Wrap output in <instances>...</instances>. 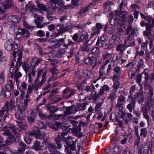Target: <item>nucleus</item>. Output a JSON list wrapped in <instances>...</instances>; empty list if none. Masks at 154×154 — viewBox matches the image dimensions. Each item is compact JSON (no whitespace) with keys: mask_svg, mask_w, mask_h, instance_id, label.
<instances>
[{"mask_svg":"<svg viewBox=\"0 0 154 154\" xmlns=\"http://www.w3.org/2000/svg\"><path fill=\"white\" fill-rule=\"evenodd\" d=\"M136 97H138V100L139 103L140 104H141L144 101V98L143 95H142L140 94H137Z\"/></svg>","mask_w":154,"mask_h":154,"instance_id":"54","label":"nucleus"},{"mask_svg":"<svg viewBox=\"0 0 154 154\" xmlns=\"http://www.w3.org/2000/svg\"><path fill=\"white\" fill-rule=\"evenodd\" d=\"M36 116V115L35 114L32 113L31 116H28L27 118L29 122L32 123L34 121Z\"/></svg>","mask_w":154,"mask_h":154,"instance_id":"45","label":"nucleus"},{"mask_svg":"<svg viewBox=\"0 0 154 154\" xmlns=\"http://www.w3.org/2000/svg\"><path fill=\"white\" fill-rule=\"evenodd\" d=\"M22 76V74L21 72H18V69H16L14 71V79H15L17 83L18 82V79Z\"/></svg>","mask_w":154,"mask_h":154,"instance_id":"28","label":"nucleus"},{"mask_svg":"<svg viewBox=\"0 0 154 154\" xmlns=\"http://www.w3.org/2000/svg\"><path fill=\"white\" fill-rule=\"evenodd\" d=\"M19 147H18L17 152L15 154H23L24 153L26 146L24 143L21 142L19 143Z\"/></svg>","mask_w":154,"mask_h":154,"instance_id":"17","label":"nucleus"},{"mask_svg":"<svg viewBox=\"0 0 154 154\" xmlns=\"http://www.w3.org/2000/svg\"><path fill=\"white\" fill-rule=\"evenodd\" d=\"M104 48L111 49L114 47L113 44H106L102 46Z\"/></svg>","mask_w":154,"mask_h":154,"instance_id":"57","label":"nucleus"},{"mask_svg":"<svg viewBox=\"0 0 154 154\" xmlns=\"http://www.w3.org/2000/svg\"><path fill=\"white\" fill-rule=\"evenodd\" d=\"M14 41L11 39H9L5 43L4 47L5 49L8 51H10L12 49Z\"/></svg>","mask_w":154,"mask_h":154,"instance_id":"14","label":"nucleus"},{"mask_svg":"<svg viewBox=\"0 0 154 154\" xmlns=\"http://www.w3.org/2000/svg\"><path fill=\"white\" fill-rule=\"evenodd\" d=\"M85 63L88 65H91L93 63V60L90 57H87L85 60Z\"/></svg>","mask_w":154,"mask_h":154,"instance_id":"58","label":"nucleus"},{"mask_svg":"<svg viewBox=\"0 0 154 154\" xmlns=\"http://www.w3.org/2000/svg\"><path fill=\"white\" fill-rule=\"evenodd\" d=\"M38 128L40 129H45L46 128V126L42 122H38Z\"/></svg>","mask_w":154,"mask_h":154,"instance_id":"62","label":"nucleus"},{"mask_svg":"<svg viewBox=\"0 0 154 154\" xmlns=\"http://www.w3.org/2000/svg\"><path fill=\"white\" fill-rule=\"evenodd\" d=\"M37 6L41 10L43 11H47L48 10L49 7L48 5H44L42 4L38 3Z\"/></svg>","mask_w":154,"mask_h":154,"instance_id":"30","label":"nucleus"},{"mask_svg":"<svg viewBox=\"0 0 154 154\" xmlns=\"http://www.w3.org/2000/svg\"><path fill=\"white\" fill-rule=\"evenodd\" d=\"M111 53H109L106 52L103 53L102 54V56L104 60H106L111 57V55H112Z\"/></svg>","mask_w":154,"mask_h":154,"instance_id":"51","label":"nucleus"},{"mask_svg":"<svg viewBox=\"0 0 154 154\" xmlns=\"http://www.w3.org/2000/svg\"><path fill=\"white\" fill-rule=\"evenodd\" d=\"M13 57L15 58L16 57H18L17 58V62L15 66L16 69H18V70L19 68L20 67L21 65V60L22 57V54L21 52L17 51H14L12 53Z\"/></svg>","mask_w":154,"mask_h":154,"instance_id":"7","label":"nucleus"},{"mask_svg":"<svg viewBox=\"0 0 154 154\" xmlns=\"http://www.w3.org/2000/svg\"><path fill=\"white\" fill-rule=\"evenodd\" d=\"M128 15V14L126 11H122L119 13L118 11L116 10L115 14L111 13L110 15L111 16H112V17H114L115 21H118V23L121 21L123 23L126 21Z\"/></svg>","mask_w":154,"mask_h":154,"instance_id":"1","label":"nucleus"},{"mask_svg":"<svg viewBox=\"0 0 154 154\" xmlns=\"http://www.w3.org/2000/svg\"><path fill=\"white\" fill-rule=\"evenodd\" d=\"M57 40L58 43L54 45L55 48H57L60 47L63 45L65 42L64 39L63 38L60 39L59 40Z\"/></svg>","mask_w":154,"mask_h":154,"instance_id":"36","label":"nucleus"},{"mask_svg":"<svg viewBox=\"0 0 154 154\" xmlns=\"http://www.w3.org/2000/svg\"><path fill=\"white\" fill-rule=\"evenodd\" d=\"M72 4L71 5H69V7H72V8H75L79 5V1L78 0H72L71 2Z\"/></svg>","mask_w":154,"mask_h":154,"instance_id":"47","label":"nucleus"},{"mask_svg":"<svg viewBox=\"0 0 154 154\" xmlns=\"http://www.w3.org/2000/svg\"><path fill=\"white\" fill-rule=\"evenodd\" d=\"M49 3L51 4H55L60 6L64 4V2L63 0H50Z\"/></svg>","mask_w":154,"mask_h":154,"instance_id":"29","label":"nucleus"},{"mask_svg":"<svg viewBox=\"0 0 154 154\" xmlns=\"http://www.w3.org/2000/svg\"><path fill=\"white\" fill-rule=\"evenodd\" d=\"M147 134V130L146 128H142L140 130V135L144 138L146 137Z\"/></svg>","mask_w":154,"mask_h":154,"instance_id":"44","label":"nucleus"},{"mask_svg":"<svg viewBox=\"0 0 154 154\" xmlns=\"http://www.w3.org/2000/svg\"><path fill=\"white\" fill-rule=\"evenodd\" d=\"M88 38V36L87 33L82 34L80 35L79 39L77 41L78 43H80L83 41H86Z\"/></svg>","mask_w":154,"mask_h":154,"instance_id":"26","label":"nucleus"},{"mask_svg":"<svg viewBox=\"0 0 154 154\" xmlns=\"http://www.w3.org/2000/svg\"><path fill=\"white\" fill-rule=\"evenodd\" d=\"M135 129L136 135L137 140H135L134 144V147H137L140 149L143 147V145L140 143V137L139 134L138 129L137 128H135Z\"/></svg>","mask_w":154,"mask_h":154,"instance_id":"11","label":"nucleus"},{"mask_svg":"<svg viewBox=\"0 0 154 154\" xmlns=\"http://www.w3.org/2000/svg\"><path fill=\"white\" fill-rule=\"evenodd\" d=\"M9 109L8 103L7 102L4 107L0 111V122L1 120L5 121L8 117Z\"/></svg>","mask_w":154,"mask_h":154,"instance_id":"5","label":"nucleus"},{"mask_svg":"<svg viewBox=\"0 0 154 154\" xmlns=\"http://www.w3.org/2000/svg\"><path fill=\"white\" fill-rule=\"evenodd\" d=\"M135 45L134 39L130 36V35H129L125 38L124 42L125 46L127 47L133 46Z\"/></svg>","mask_w":154,"mask_h":154,"instance_id":"9","label":"nucleus"},{"mask_svg":"<svg viewBox=\"0 0 154 154\" xmlns=\"http://www.w3.org/2000/svg\"><path fill=\"white\" fill-rule=\"evenodd\" d=\"M14 136L12 135H10L6 140V143L7 144H9L14 141Z\"/></svg>","mask_w":154,"mask_h":154,"instance_id":"38","label":"nucleus"},{"mask_svg":"<svg viewBox=\"0 0 154 154\" xmlns=\"http://www.w3.org/2000/svg\"><path fill=\"white\" fill-rule=\"evenodd\" d=\"M34 18L35 24L37 26V27L38 28L42 27L43 25L40 24L39 22V21L41 20V17L38 14H35L34 15Z\"/></svg>","mask_w":154,"mask_h":154,"instance_id":"20","label":"nucleus"},{"mask_svg":"<svg viewBox=\"0 0 154 154\" xmlns=\"http://www.w3.org/2000/svg\"><path fill=\"white\" fill-rule=\"evenodd\" d=\"M79 37V35L78 33H75L72 36V38L74 41H77V42Z\"/></svg>","mask_w":154,"mask_h":154,"instance_id":"64","label":"nucleus"},{"mask_svg":"<svg viewBox=\"0 0 154 154\" xmlns=\"http://www.w3.org/2000/svg\"><path fill=\"white\" fill-rule=\"evenodd\" d=\"M25 10L26 11L30 10L29 11L31 12L32 11H36L37 9L35 5L32 4L31 2H29L26 5Z\"/></svg>","mask_w":154,"mask_h":154,"instance_id":"18","label":"nucleus"},{"mask_svg":"<svg viewBox=\"0 0 154 154\" xmlns=\"http://www.w3.org/2000/svg\"><path fill=\"white\" fill-rule=\"evenodd\" d=\"M10 95L11 93L10 91L5 90L3 87L2 88L0 93V97H8Z\"/></svg>","mask_w":154,"mask_h":154,"instance_id":"21","label":"nucleus"},{"mask_svg":"<svg viewBox=\"0 0 154 154\" xmlns=\"http://www.w3.org/2000/svg\"><path fill=\"white\" fill-rule=\"evenodd\" d=\"M145 67L144 64L143 60L140 59L138 61L137 67L139 69L144 68Z\"/></svg>","mask_w":154,"mask_h":154,"instance_id":"46","label":"nucleus"},{"mask_svg":"<svg viewBox=\"0 0 154 154\" xmlns=\"http://www.w3.org/2000/svg\"><path fill=\"white\" fill-rule=\"evenodd\" d=\"M42 61V59L41 58H33L32 60L29 63L27 62V63H24L22 66L23 69L24 70L27 72L29 71V69L32 67V68H35Z\"/></svg>","mask_w":154,"mask_h":154,"instance_id":"4","label":"nucleus"},{"mask_svg":"<svg viewBox=\"0 0 154 154\" xmlns=\"http://www.w3.org/2000/svg\"><path fill=\"white\" fill-rule=\"evenodd\" d=\"M40 142L38 141H34L32 148L36 151L43 150L42 146L40 145Z\"/></svg>","mask_w":154,"mask_h":154,"instance_id":"23","label":"nucleus"},{"mask_svg":"<svg viewBox=\"0 0 154 154\" xmlns=\"http://www.w3.org/2000/svg\"><path fill=\"white\" fill-rule=\"evenodd\" d=\"M5 78V72L3 71L0 72V85H2L4 83Z\"/></svg>","mask_w":154,"mask_h":154,"instance_id":"40","label":"nucleus"},{"mask_svg":"<svg viewBox=\"0 0 154 154\" xmlns=\"http://www.w3.org/2000/svg\"><path fill=\"white\" fill-rule=\"evenodd\" d=\"M37 129V127H34L33 128V131L30 132V135L31 136H35L37 139H43L42 144H46L47 141L48 140L49 137L46 135L45 133L43 132H40L37 130H36L35 131V130Z\"/></svg>","mask_w":154,"mask_h":154,"instance_id":"2","label":"nucleus"},{"mask_svg":"<svg viewBox=\"0 0 154 154\" xmlns=\"http://www.w3.org/2000/svg\"><path fill=\"white\" fill-rule=\"evenodd\" d=\"M125 46L124 45V44L123 45L121 44L119 45L117 47L116 51H119L120 54H122L125 50Z\"/></svg>","mask_w":154,"mask_h":154,"instance_id":"31","label":"nucleus"},{"mask_svg":"<svg viewBox=\"0 0 154 154\" xmlns=\"http://www.w3.org/2000/svg\"><path fill=\"white\" fill-rule=\"evenodd\" d=\"M153 40L151 39L149 41V49L151 50L150 52L154 55V45H153Z\"/></svg>","mask_w":154,"mask_h":154,"instance_id":"41","label":"nucleus"},{"mask_svg":"<svg viewBox=\"0 0 154 154\" xmlns=\"http://www.w3.org/2000/svg\"><path fill=\"white\" fill-rule=\"evenodd\" d=\"M45 144L47 146L48 150L51 153L54 152L57 149L55 145L54 144L51 143L48 140L47 141L46 144Z\"/></svg>","mask_w":154,"mask_h":154,"instance_id":"24","label":"nucleus"},{"mask_svg":"<svg viewBox=\"0 0 154 154\" xmlns=\"http://www.w3.org/2000/svg\"><path fill=\"white\" fill-rule=\"evenodd\" d=\"M125 97L123 95H121L120 96L117 100V103L116 105V106L118 107L120 110H122L123 107L122 106L123 104L122 102H124L125 100Z\"/></svg>","mask_w":154,"mask_h":154,"instance_id":"15","label":"nucleus"},{"mask_svg":"<svg viewBox=\"0 0 154 154\" xmlns=\"http://www.w3.org/2000/svg\"><path fill=\"white\" fill-rule=\"evenodd\" d=\"M140 14L142 19L148 22L146 23V30L149 33H150L151 29L154 27V18L150 15L145 16L142 13Z\"/></svg>","mask_w":154,"mask_h":154,"instance_id":"3","label":"nucleus"},{"mask_svg":"<svg viewBox=\"0 0 154 154\" xmlns=\"http://www.w3.org/2000/svg\"><path fill=\"white\" fill-rule=\"evenodd\" d=\"M96 26V28L95 27H93L92 28V30L93 31V32L91 34V36L92 37H93L97 34L99 33L100 32V29L102 28V26L99 23H97Z\"/></svg>","mask_w":154,"mask_h":154,"instance_id":"16","label":"nucleus"},{"mask_svg":"<svg viewBox=\"0 0 154 154\" xmlns=\"http://www.w3.org/2000/svg\"><path fill=\"white\" fill-rule=\"evenodd\" d=\"M15 116L16 118L19 121H23L24 119L25 118V116L23 113H20L17 112L15 113Z\"/></svg>","mask_w":154,"mask_h":154,"instance_id":"32","label":"nucleus"},{"mask_svg":"<svg viewBox=\"0 0 154 154\" xmlns=\"http://www.w3.org/2000/svg\"><path fill=\"white\" fill-rule=\"evenodd\" d=\"M8 18L11 20L12 22L14 23H17L20 21L19 17L16 15L9 17Z\"/></svg>","mask_w":154,"mask_h":154,"instance_id":"33","label":"nucleus"},{"mask_svg":"<svg viewBox=\"0 0 154 154\" xmlns=\"http://www.w3.org/2000/svg\"><path fill=\"white\" fill-rule=\"evenodd\" d=\"M14 62L13 61L11 63V67L10 69L9 70V72L11 73V75H10V77L11 78H12L14 77V74L13 73V70H14Z\"/></svg>","mask_w":154,"mask_h":154,"instance_id":"50","label":"nucleus"},{"mask_svg":"<svg viewBox=\"0 0 154 154\" xmlns=\"http://www.w3.org/2000/svg\"><path fill=\"white\" fill-rule=\"evenodd\" d=\"M9 84H7L5 85V87L6 91H10L12 90L13 87V82L11 80H10L9 82Z\"/></svg>","mask_w":154,"mask_h":154,"instance_id":"42","label":"nucleus"},{"mask_svg":"<svg viewBox=\"0 0 154 154\" xmlns=\"http://www.w3.org/2000/svg\"><path fill=\"white\" fill-rule=\"evenodd\" d=\"M70 140H71V144L69 145V147L70 149L72 150H74L76 149V142H74V141L72 140V138L71 136H69L67 138H66L65 140L66 142L67 145H68L70 142Z\"/></svg>","mask_w":154,"mask_h":154,"instance_id":"12","label":"nucleus"},{"mask_svg":"<svg viewBox=\"0 0 154 154\" xmlns=\"http://www.w3.org/2000/svg\"><path fill=\"white\" fill-rule=\"evenodd\" d=\"M92 54L95 55H99L100 54L99 49L97 47H94L91 51Z\"/></svg>","mask_w":154,"mask_h":154,"instance_id":"43","label":"nucleus"},{"mask_svg":"<svg viewBox=\"0 0 154 154\" xmlns=\"http://www.w3.org/2000/svg\"><path fill=\"white\" fill-rule=\"evenodd\" d=\"M1 131L3 132L2 134L4 136H7L11 135L10 131L9 129L4 130L3 129H2Z\"/></svg>","mask_w":154,"mask_h":154,"instance_id":"48","label":"nucleus"},{"mask_svg":"<svg viewBox=\"0 0 154 154\" xmlns=\"http://www.w3.org/2000/svg\"><path fill=\"white\" fill-rule=\"evenodd\" d=\"M82 75L87 79L92 78L94 76V73L91 70L88 69H84L82 71Z\"/></svg>","mask_w":154,"mask_h":154,"instance_id":"10","label":"nucleus"},{"mask_svg":"<svg viewBox=\"0 0 154 154\" xmlns=\"http://www.w3.org/2000/svg\"><path fill=\"white\" fill-rule=\"evenodd\" d=\"M38 76L37 78L41 76L42 77H45L47 74V71L44 69H42L41 70H38Z\"/></svg>","mask_w":154,"mask_h":154,"instance_id":"34","label":"nucleus"},{"mask_svg":"<svg viewBox=\"0 0 154 154\" xmlns=\"http://www.w3.org/2000/svg\"><path fill=\"white\" fill-rule=\"evenodd\" d=\"M117 91H116L115 92H113L110 94L109 96V99L111 101H113V100L115 99L116 97V93Z\"/></svg>","mask_w":154,"mask_h":154,"instance_id":"53","label":"nucleus"},{"mask_svg":"<svg viewBox=\"0 0 154 154\" xmlns=\"http://www.w3.org/2000/svg\"><path fill=\"white\" fill-rule=\"evenodd\" d=\"M21 34L26 38L29 37L30 35L29 31L27 30H22L21 31Z\"/></svg>","mask_w":154,"mask_h":154,"instance_id":"49","label":"nucleus"},{"mask_svg":"<svg viewBox=\"0 0 154 154\" xmlns=\"http://www.w3.org/2000/svg\"><path fill=\"white\" fill-rule=\"evenodd\" d=\"M105 68L104 66H102L101 67L99 72V75L100 77L103 76L104 74H106L105 71Z\"/></svg>","mask_w":154,"mask_h":154,"instance_id":"55","label":"nucleus"},{"mask_svg":"<svg viewBox=\"0 0 154 154\" xmlns=\"http://www.w3.org/2000/svg\"><path fill=\"white\" fill-rule=\"evenodd\" d=\"M154 103V99L151 97H149V98L146 103H145V105H146L149 108V109H150L151 107L153 106Z\"/></svg>","mask_w":154,"mask_h":154,"instance_id":"27","label":"nucleus"},{"mask_svg":"<svg viewBox=\"0 0 154 154\" xmlns=\"http://www.w3.org/2000/svg\"><path fill=\"white\" fill-rule=\"evenodd\" d=\"M78 107L80 108V110H85V109L86 107V105L85 103H83L82 104H81V103H79L78 104Z\"/></svg>","mask_w":154,"mask_h":154,"instance_id":"63","label":"nucleus"},{"mask_svg":"<svg viewBox=\"0 0 154 154\" xmlns=\"http://www.w3.org/2000/svg\"><path fill=\"white\" fill-rule=\"evenodd\" d=\"M3 152L6 153V154H14V152L8 147L5 148Z\"/></svg>","mask_w":154,"mask_h":154,"instance_id":"59","label":"nucleus"},{"mask_svg":"<svg viewBox=\"0 0 154 154\" xmlns=\"http://www.w3.org/2000/svg\"><path fill=\"white\" fill-rule=\"evenodd\" d=\"M89 8L88 6L86 7H83L79 11V13L77 15L78 17H79L83 16L85 13L88 11Z\"/></svg>","mask_w":154,"mask_h":154,"instance_id":"22","label":"nucleus"},{"mask_svg":"<svg viewBox=\"0 0 154 154\" xmlns=\"http://www.w3.org/2000/svg\"><path fill=\"white\" fill-rule=\"evenodd\" d=\"M18 106L17 109V112L20 113H23V112L25 110L26 108V106L24 105H21L20 106L18 105Z\"/></svg>","mask_w":154,"mask_h":154,"instance_id":"37","label":"nucleus"},{"mask_svg":"<svg viewBox=\"0 0 154 154\" xmlns=\"http://www.w3.org/2000/svg\"><path fill=\"white\" fill-rule=\"evenodd\" d=\"M89 50L88 45H84V46L81 47L80 49V51H88Z\"/></svg>","mask_w":154,"mask_h":154,"instance_id":"56","label":"nucleus"},{"mask_svg":"<svg viewBox=\"0 0 154 154\" xmlns=\"http://www.w3.org/2000/svg\"><path fill=\"white\" fill-rule=\"evenodd\" d=\"M109 87L107 85H104L100 88L99 94L100 95H103L104 94L105 91H109Z\"/></svg>","mask_w":154,"mask_h":154,"instance_id":"25","label":"nucleus"},{"mask_svg":"<svg viewBox=\"0 0 154 154\" xmlns=\"http://www.w3.org/2000/svg\"><path fill=\"white\" fill-rule=\"evenodd\" d=\"M136 97L135 95L134 96V98L132 97L131 93L128 97V100L131 101V102L127 106V108L129 110V112H132V109H133L135 107V98Z\"/></svg>","mask_w":154,"mask_h":154,"instance_id":"6","label":"nucleus"},{"mask_svg":"<svg viewBox=\"0 0 154 154\" xmlns=\"http://www.w3.org/2000/svg\"><path fill=\"white\" fill-rule=\"evenodd\" d=\"M16 122L19 127V131H21L23 130H26L27 128V125L24 119L23 121H17Z\"/></svg>","mask_w":154,"mask_h":154,"instance_id":"13","label":"nucleus"},{"mask_svg":"<svg viewBox=\"0 0 154 154\" xmlns=\"http://www.w3.org/2000/svg\"><path fill=\"white\" fill-rule=\"evenodd\" d=\"M46 78L45 77H42L41 80L40 82L35 87V90L36 91L38 89V87H41L42 85H43L46 80Z\"/></svg>","mask_w":154,"mask_h":154,"instance_id":"35","label":"nucleus"},{"mask_svg":"<svg viewBox=\"0 0 154 154\" xmlns=\"http://www.w3.org/2000/svg\"><path fill=\"white\" fill-rule=\"evenodd\" d=\"M148 42L146 41L145 42L141 44V49L142 50H145L147 49Z\"/></svg>","mask_w":154,"mask_h":154,"instance_id":"60","label":"nucleus"},{"mask_svg":"<svg viewBox=\"0 0 154 154\" xmlns=\"http://www.w3.org/2000/svg\"><path fill=\"white\" fill-rule=\"evenodd\" d=\"M92 97L94 100H96L99 98V95L96 94V92L93 90L91 94Z\"/></svg>","mask_w":154,"mask_h":154,"instance_id":"61","label":"nucleus"},{"mask_svg":"<svg viewBox=\"0 0 154 154\" xmlns=\"http://www.w3.org/2000/svg\"><path fill=\"white\" fill-rule=\"evenodd\" d=\"M121 117L124 119V121L126 124H127L131 121L133 118L132 115L130 113L122 112Z\"/></svg>","mask_w":154,"mask_h":154,"instance_id":"8","label":"nucleus"},{"mask_svg":"<svg viewBox=\"0 0 154 154\" xmlns=\"http://www.w3.org/2000/svg\"><path fill=\"white\" fill-rule=\"evenodd\" d=\"M79 100L80 102L83 101L86 99V98L85 96L84 95V93L82 91L81 93L79 94Z\"/></svg>","mask_w":154,"mask_h":154,"instance_id":"52","label":"nucleus"},{"mask_svg":"<svg viewBox=\"0 0 154 154\" xmlns=\"http://www.w3.org/2000/svg\"><path fill=\"white\" fill-rule=\"evenodd\" d=\"M149 109H149V108L146 105H145V106L143 105L141 109V112L143 113L144 118L147 119L148 123H149V118L147 115V113L148 110Z\"/></svg>","mask_w":154,"mask_h":154,"instance_id":"19","label":"nucleus"},{"mask_svg":"<svg viewBox=\"0 0 154 154\" xmlns=\"http://www.w3.org/2000/svg\"><path fill=\"white\" fill-rule=\"evenodd\" d=\"M74 112V110L71 107H69L67 108L66 110L64 112L65 115H67L71 114H72Z\"/></svg>","mask_w":154,"mask_h":154,"instance_id":"39","label":"nucleus"}]
</instances>
